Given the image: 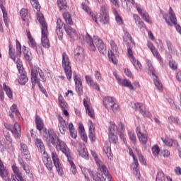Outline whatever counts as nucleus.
Listing matches in <instances>:
<instances>
[{
	"mask_svg": "<svg viewBox=\"0 0 181 181\" xmlns=\"http://www.w3.org/2000/svg\"><path fill=\"white\" fill-rule=\"evenodd\" d=\"M86 83L88 84V86H90V87L92 86V84L94 83V80L93 79V77H91V76L90 75H86L85 76Z\"/></svg>",
	"mask_w": 181,
	"mask_h": 181,
	"instance_id": "obj_56",
	"label": "nucleus"
},
{
	"mask_svg": "<svg viewBox=\"0 0 181 181\" xmlns=\"http://www.w3.org/2000/svg\"><path fill=\"white\" fill-rule=\"evenodd\" d=\"M81 8L85 12H86V13H88V15H90L91 16L93 21H94L95 22L97 23V17H95V16L93 15L91 8H90V7H88V6L86 5V4H84V3H82Z\"/></svg>",
	"mask_w": 181,
	"mask_h": 181,
	"instance_id": "obj_29",
	"label": "nucleus"
},
{
	"mask_svg": "<svg viewBox=\"0 0 181 181\" xmlns=\"http://www.w3.org/2000/svg\"><path fill=\"white\" fill-rule=\"evenodd\" d=\"M168 122H170V124H175L176 125H180V120L179 119L178 117L170 116L168 117Z\"/></svg>",
	"mask_w": 181,
	"mask_h": 181,
	"instance_id": "obj_52",
	"label": "nucleus"
},
{
	"mask_svg": "<svg viewBox=\"0 0 181 181\" xmlns=\"http://www.w3.org/2000/svg\"><path fill=\"white\" fill-rule=\"evenodd\" d=\"M46 81V77L43 74V71L37 66H34L31 69V83L32 88H35L37 83Z\"/></svg>",
	"mask_w": 181,
	"mask_h": 181,
	"instance_id": "obj_6",
	"label": "nucleus"
},
{
	"mask_svg": "<svg viewBox=\"0 0 181 181\" xmlns=\"http://www.w3.org/2000/svg\"><path fill=\"white\" fill-rule=\"evenodd\" d=\"M0 176L2 177V179H4L5 181H11L9 179V177L8 176V170L5 169V167L4 166V163L0 160Z\"/></svg>",
	"mask_w": 181,
	"mask_h": 181,
	"instance_id": "obj_23",
	"label": "nucleus"
},
{
	"mask_svg": "<svg viewBox=\"0 0 181 181\" xmlns=\"http://www.w3.org/2000/svg\"><path fill=\"white\" fill-rule=\"evenodd\" d=\"M139 160L141 163V165H144V166L146 165V161L145 160L144 156H142L141 154H139Z\"/></svg>",
	"mask_w": 181,
	"mask_h": 181,
	"instance_id": "obj_63",
	"label": "nucleus"
},
{
	"mask_svg": "<svg viewBox=\"0 0 181 181\" xmlns=\"http://www.w3.org/2000/svg\"><path fill=\"white\" fill-rule=\"evenodd\" d=\"M28 39V45L30 47H32V49H36V46H37V44H36V41L33 39L32 37V35L30 34V31L26 30Z\"/></svg>",
	"mask_w": 181,
	"mask_h": 181,
	"instance_id": "obj_28",
	"label": "nucleus"
},
{
	"mask_svg": "<svg viewBox=\"0 0 181 181\" xmlns=\"http://www.w3.org/2000/svg\"><path fill=\"white\" fill-rule=\"evenodd\" d=\"M37 19L41 25V43L43 47L45 49H49L50 47V42H49V38L47 35H49V31H47V24L45 21V18L42 14H37Z\"/></svg>",
	"mask_w": 181,
	"mask_h": 181,
	"instance_id": "obj_5",
	"label": "nucleus"
},
{
	"mask_svg": "<svg viewBox=\"0 0 181 181\" xmlns=\"http://www.w3.org/2000/svg\"><path fill=\"white\" fill-rule=\"evenodd\" d=\"M18 162L21 166L23 168V170H25V173H27V175H29V173H30V169L29 168V165H28L27 163H25V162H23V160L22 159H19Z\"/></svg>",
	"mask_w": 181,
	"mask_h": 181,
	"instance_id": "obj_43",
	"label": "nucleus"
},
{
	"mask_svg": "<svg viewBox=\"0 0 181 181\" xmlns=\"http://www.w3.org/2000/svg\"><path fill=\"white\" fill-rule=\"evenodd\" d=\"M114 76L117 80L119 86H121L122 87H127L129 90H134V86H132L131 81H128L127 79H122L119 78L117 74H114Z\"/></svg>",
	"mask_w": 181,
	"mask_h": 181,
	"instance_id": "obj_13",
	"label": "nucleus"
},
{
	"mask_svg": "<svg viewBox=\"0 0 181 181\" xmlns=\"http://www.w3.org/2000/svg\"><path fill=\"white\" fill-rule=\"evenodd\" d=\"M9 50H8V54L10 58L15 62L16 56H15V49H13V47H12V44H9L8 45Z\"/></svg>",
	"mask_w": 181,
	"mask_h": 181,
	"instance_id": "obj_49",
	"label": "nucleus"
},
{
	"mask_svg": "<svg viewBox=\"0 0 181 181\" xmlns=\"http://www.w3.org/2000/svg\"><path fill=\"white\" fill-rule=\"evenodd\" d=\"M85 40L88 46V49L92 52H95L96 46L100 53L102 54H107V47H105V45H104V42H103V40L100 39L98 36H93V39L90 35L87 34Z\"/></svg>",
	"mask_w": 181,
	"mask_h": 181,
	"instance_id": "obj_4",
	"label": "nucleus"
},
{
	"mask_svg": "<svg viewBox=\"0 0 181 181\" xmlns=\"http://www.w3.org/2000/svg\"><path fill=\"white\" fill-rule=\"evenodd\" d=\"M121 1H126V0H121ZM128 2H130V4H132L134 8H136V10L139 15L141 16V18L146 22L147 23H152V20H151V18H149V15L146 13V11L144 9H142L140 7H138V4L135 3V1L134 0H127Z\"/></svg>",
	"mask_w": 181,
	"mask_h": 181,
	"instance_id": "obj_9",
	"label": "nucleus"
},
{
	"mask_svg": "<svg viewBox=\"0 0 181 181\" xmlns=\"http://www.w3.org/2000/svg\"><path fill=\"white\" fill-rule=\"evenodd\" d=\"M148 71L152 74V76H156V71L155 69H153V65H152V62L150 60H146Z\"/></svg>",
	"mask_w": 181,
	"mask_h": 181,
	"instance_id": "obj_48",
	"label": "nucleus"
},
{
	"mask_svg": "<svg viewBox=\"0 0 181 181\" xmlns=\"http://www.w3.org/2000/svg\"><path fill=\"white\" fill-rule=\"evenodd\" d=\"M63 28V23L60 18L57 20V27L56 29H62Z\"/></svg>",
	"mask_w": 181,
	"mask_h": 181,
	"instance_id": "obj_64",
	"label": "nucleus"
},
{
	"mask_svg": "<svg viewBox=\"0 0 181 181\" xmlns=\"http://www.w3.org/2000/svg\"><path fill=\"white\" fill-rule=\"evenodd\" d=\"M33 8H35L37 11H40V5L37 0H30Z\"/></svg>",
	"mask_w": 181,
	"mask_h": 181,
	"instance_id": "obj_54",
	"label": "nucleus"
},
{
	"mask_svg": "<svg viewBox=\"0 0 181 181\" xmlns=\"http://www.w3.org/2000/svg\"><path fill=\"white\" fill-rule=\"evenodd\" d=\"M10 110L11 111V114L9 115V117L11 118H13V115H16V117H18L19 118V117H21V113L19 112V111H18V107L16 106V105L13 104L11 107Z\"/></svg>",
	"mask_w": 181,
	"mask_h": 181,
	"instance_id": "obj_34",
	"label": "nucleus"
},
{
	"mask_svg": "<svg viewBox=\"0 0 181 181\" xmlns=\"http://www.w3.org/2000/svg\"><path fill=\"white\" fill-rule=\"evenodd\" d=\"M130 62L133 64L136 71H142V64H141V62H139V60H138L136 58H134V59H132Z\"/></svg>",
	"mask_w": 181,
	"mask_h": 181,
	"instance_id": "obj_32",
	"label": "nucleus"
},
{
	"mask_svg": "<svg viewBox=\"0 0 181 181\" xmlns=\"http://www.w3.org/2000/svg\"><path fill=\"white\" fill-rule=\"evenodd\" d=\"M35 124H36L37 129H38V131H42V129H43V127H44L43 120H42V118L40 117V116L36 115Z\"/></svg>",
	"mask_w": 181,
	"mask_h": 181,
	"instance_id": "obj_35",
	"label": "nucleus"
},
{
	"mask_svg": "<svg viewBox=\"0 0 181 181\" xmlns=\"http://www.w3.org/2000/svg\"><path fill=\"white\" fill-rule=\"evenodd\" d=\"M127 54H128V57H129L130 62H131V60H134V59H136L134 57V52H132V49L131 48H128Z\"/></svg>",
	"mask_w": 181,
	"mask_h": 181,
	"instance_id": "obj_60",
	"label": "nucleus"
},
{
	"mask_svg": "<svg viewBox=\"0 0 181 181\" xmlns=\"http://www.w3.org/2000/svg\"><path fill=\"white\" fill-rule=\"evenodd\" d=\"M68 128L69 129L71 136L74 138V139H76V138H77V132L74 130V126L73 125V123H69Z\"/></svg>",
	"mask_w": 181,
	"mask_h": 181,
	"instance_id": "obj_42",
	"label": "nucleus"
},
{
	"mask_svg": "<svg viewBox=\"0 0 181 181\" xmlns=\"http://www.w3.org/2000/svg\"><path fill=\"white\" fill-rule=\"evenodd\" d=\"M136 132L141 144L142 145H146L148 142V134L142 133L140 127H136Z\"/></svg>",
	"mask_w": 181,
	"mask_h": 181,
	"instance_id": "obj_19",
	"label": "nucleus"
},
{
	"mask_svg": "<svg viewBox=\"0 0 181 181\" xmlns=\"http://www.w3.org/2000/svg\"><path fill=\"white\" fill-rule=\"evenodd\" d=\"M3 88L8 98H12L13 97V93L12 92V90H11V88H9V86H6V83H4Z\"/></svg>",
	"mask_w": 181,
	"mask_h": 181,
	"instance_id": "obj_40",
	"label": "nucleus"
},
{
	"mask_svg": "<svg viewBox=\"0 0 181 181\" xmlns=\"http://www.w3.org/2000/svg\"><path fill=\"white\" fill-rule=\"evenodd\" d=\"M52 158L56 170L58 172V175L59 176H63V175H64V172L63 171V166L62 165V163H60V159H59V156H57V153H56V152L52 153Z\"/></svg>",
	"mask_w": 181,
	"mask_h": 181,
	"instance_id": "obj_10",
	"label": "nucleus"
},
{
	"mask_svg": "<svg viewBox=\"0 0 181 181\" xmlns=\"http://www.w3.org/2000/svg\"><path fill=\"white\" fill-rule=\"evenodd\" d=\"M148 47L152 52L154 57H156L158 62H162V57H160V54H159V52H158V50H156V48L153 47V45L151 42H148Z\"/></svg>",
	"mask_w": 181,
	"mask_h": 181,
	"instance_id": "obj_25",
	"label": "nucleus"
},
{
	"mask_svg": "<svg viewBox=\"0 0 181 181\" xmlns=\"http://www.w3.org/2000/svg\"><path fill=\"white\" fill-rule=\"evenodd\" d=\"M153 81L156 88H157L158 91H163V85L159 80L158 79V76H153Z\"/></svg>",
	"mask_w": 181,
	"mask_h": 181,
	"instance_id": "obj_36",
	"label": "nucleus"
},
{
	"mask_svg": "<svg viewBox=\"0 0 181 181\" xmlns=\"http://www.w3.org/2000/svg\"><path fill=\"white\" fill-rule=\"evenodd\" d=\"M103 104L107 110H112L113 112H118L119 105L116 103L115 100L112 97H106L103 100Z\"/></svg>",
	"mask_w": 181,
	"mask_h": 181,
	"instance_id": "obj_8",
	"label": "nucleus"
},
{
	"mask_svg": "<svg viewBox=\"0 0 181 181\" xmlns=\"http://www.w3.org/2000/svg\"><path fill=\"white\" fill-rule=\"evenodd\" d=\"M156 181H165V174L162 171L158 172Z\"/></svg>",
	"mask_w": 181,
	"mask_h": 181,
	"instance_id": "obj_53",
	"label": "nucleus"
},
{
	"mask_svg": "<svg viewBox=\"0 0 181 181\" xmlns=\"http://www.w3.org/2000/svg\"><path fill=\"white\" fill-rule=\"evenodd\" d=\"M96 19H97L96 23H98V21H99L101 23H103V25H107V23H108L110 18H108V15L103 13L102 16H100V18H98Z\"/></svg>",
	"mask_w": 181,
	"mask_h": 181,
	"instance_id": "obj_39",
	"label": "nucleus"
},
{
	"mask_svg": "<svg viewBox=\"0 0 181 181\" xmlns=\"http://www.w3.org/2000/svg\"><path fill=\"white\" fill-rule=\"evenodd\" d=\"M0 8L3 13L4 22L6 28H8V26H9V21L8 20V13L6 12V9H5V6H4V4H1Z\"/></svg>",
	"mask_w": 181,
	"mask_h": 181,
	"instance_id": "obj_31",
	"label": "nucleus"
},
{
	"mask_svg": "<svg viewBox=\"0 0 181 181\" xmlns=\"http://www.w3.org/2000/svg\"><path fill=\"white\" fill-rule=\"evenodd\" d=\"M83 105L86 109V112L88 117L92 118V119H95V115L94 114V110L93 107L90 106V100H88V98H86V99H83Z\"/></svg>",
	"mask_w": 181,
	"mask_h": 181,
	"instance_id": "obj_12",
	"label": "nucleus"
},
{
	"mask_svg": "<svg viewBox=\"0 0 181 181\" xmlns=\"http://www.w3.org/2000/svg\"><path fill=\"white\" fill-rule=\"evenodd\" d=\"M59 119V124H58V127L59 129L62 134V135H64L66 134V131H67V122L62 117V116H59L58 117Z\"/></svg>",
	"mask_w": 181,
	"mask_h": 181,
	"instance_id": "obj_18",
	"label": "nucleus"
},
{
	"mask_svg": "<svg viewBox=\"0 0 181 181\" xmlns=\"http://www.w3.org/2000/svg\"><path fill=\"white\" fill-rule=\"evenodd\" d=\"M43 135L44 139L48 145H53L57 151L59 149V151H62V152L66 155L71 166L70 172H71L72 175H76L77 168H76V164H74L73 160H71V153L69 147L64 144V141H60L57 134H56L52 129L45 130Z\"/></svg>",
	"mask_w": 181,
	"mask_h": 181,
	"instance_id": "obj_1",
	"label": "nucleus"
},
{
	"mask_svg": "<svg viewBox=\"0 0 181 181\" xmlns=\"http://www.w3.org/2000/svg\"><path fill=\"white\" fill-rule=\"evenodd\" d=\"M124 132H125V126H124V124L119 123L116 126L115 123L111 122L109 127V143L115 144L118 142V136H117V133H118L119 134L120 139L127 145V139H125Z\"/></svg>",
	"mask_w": 181,
	"mask_h": 181,
	"instance_id": "obj_3",
	"label": "nucleus"
},
{
	"mask_svg": "<svg viewBox=\"0 0 181 181\" xmlns=\"http://www.w3.org/2000/svg\"><path fill=\"white\" fill-rule=\"evenodd\" d=\"M129 137L132 142H135L136 141V136L134 132H129Z\"/></svg>",
	"mask_w": 181,
	"mask_h": 181,
	"instance_id": "obj_59",
	"label": "nucleus"
},
{
	"mask_svg": "<svg viewBox=\"0 0 181 181\" xmlns=\"http://www.w3.org/2000/svg\"><path fill=\"white\" fill-rule=\"evenodd\" d=\"M16 56L17 57H21V54H22V46L21 45V42L18 40H16Z\"/></svg>",
	"mask_w": 181,
	"mask_h": 181,
	"instance_id": "obj_46",
	"label": "nucleus"
},
{
	"mask_svg": "<svg viewBox=\"0 0 181 181\" xmlns=\"http://www.w3.org/2000/svg\"><path fill=\"white\" fill-rule=\"evenodd\" d=\"M160 151V150H159V146L156 145L152 147V153L154 156H158L159 155Z\"/></svg>",
	"mask_w": 181,
	"mask_h": 181,
	"instance_id": "obj_57",
	"label": "nucleus"
},
{
	"mask_svg": "<svg viewBox=\"0 0 181 181\" xmlns=\"http://www.w3.org/2000/svg\"><path fill=\"white\" fill-rule=\"evenodd\" d=\"M134 162L131 165V169L133 170L134 175L137 177V179H141V173L139 172V169L138 166H139V163H138V160L136 158L133 159Z\"/></svg>",
	"mask_w": 181,
	"mask_h": 181,
	"instance_id": "obj_21",
	"label": "nucleus"
},
{
	"mask_svg": "<svg viewBox=\"0 0 181 181\" xmlns=\"http://www.w3.org/2000/svg\"><path fill=\"white\" fill-rule=\"evenodd\" d=\"M63 18L64 21L68 23V25H73V20L71 19V17L70 16V13H64Z\"/></svg>",
	"mask_w": 181,
	"mask_h": 181,
	"instance_id": "obj_50",
	"label": "nucleus"
},
{
	"mask_svg": "<svg viewBox=\"0 0 181 181\" xmlns=\"http://www.w3.org/2000/svg\"><path fill=\"white\" fill-rule=\"evenodd\" d=\"M3 132L6 138L4 146L6 148H8L11 152H13V151H15V146L13 145V142H12V139L11 138L9 133L12 132L15 138H20L21 125H19L18 122H16L12 130V125L6 124L5 128L3 129Z\"/></svg>",
	"mask_w": 181,
	"mask_h": 181,
	"instance_id": "obj_2",
	"label": "nucleus"
},
{
	"mask_svg": "<svg viewBox=\"0 0 181 181\" xmlns=\"http://www.w3.org/2000/svg\"><path fill=\"white\" fill-rule=\"evenodd\" d=\"M20 74L21 76L18 78V83L21 84V86H25V84L28 83V76H26L25 71Z\"/></svg>",
	"mask_w": 181,
	"mask_h": 181,
	"instance_id": "obj_38",
	"label": "nucleus"
},
{
	"mask_svg": "<svg viewBox=\"0 0 181 181\" xmlns=\"http://www.w3.org/2000/svg\"><path fill=\"white\" fill-rule=\"evenodd\" d=\"M110 45L112 47L113 53H117L118 52V46H117V44H115V42H114V40H110Z\"/></svg>",
	"mask_w": 181,
	"mask_h": 181,
	"instance_id": "obj_55",
	"label": "nucleus"
},
{
	"mask_svg": "<svg viewBox=\"0 0 181 181\" xmlns=\"http://www.w3.org/2000/svg\"><path fill=\"white\" fill-rule=\"evenodd\" d=\"M78 154L83 159H88V154L87 153V149L86 148V145L84 144H79V147L77 149Z\"/></svg>",
	"mask_w": 181,
	"mask_h": 181,
	"instance_id": "obj_22",
	"label": "nucleus"
},
{
	"mask_svg": "<svg viewBox=\"0 0 181 181\" xmlns=\"http://www.w3.org/2000/svg\"><path fill=\"white\" fill-rule=\"evenodd\" d=\"M16 64H17V69L18 70V73L20 74H22L25 71L23 70V64L22 63V61L19 59V57H17Z\"/></svg>",
	"mask_w": 181,
	"mask_h": 181,
	"instance_id": "obj_47",
	"label": "nucleus"
},
{
	"mask_svg": "<svg viewBox=\"0 0 181 181\" xmlns=\"http://www.w3.org/2000/svg\"><path fill=\"white\" fill-rule=\"evenodd\" d=\"M62 67H64L66 78L71 80V66H70V59L66 52L62 54Z\"/></svg>",
	"mask_w": 181,
	"mask_h": 181,
	"instance_id": "obj_7",
	"label": "nucleus"
},
{
	"mask_svg": "<svg viewBox=\"0 0 181 181\" xmlns=\"http://www.w3.org/2000/svg\"><path fill=\"white\" fill-rule=\"evenodd\" d=\"M74 80L75 81V86L78 95H83V84L81 80H80L78 76L76 74L74 76Z\"/></svg>",
	"mask_w": 181,
	"mask_h": 181,
	"instance_id": "obj_17",
	"label": "nucleus"
},
{
	"mask_svg": "<svg viewBox=\"0 0 181 181\" xmlns=\"http://www.w3.org/2000/svg\"><path fill=\"white\" fill-rule=\"evenodd\" d=\"M13 175L11 176V181H19L23 180L22 174L19 172V168L16 166V164L12 165Z\"/></svg>",
	"mask_w": 181,
	"mask_h": 181,
	"instance_id": "obj_15",
	"label": "nucleus"
},
{
	"mask_svg": "<svg viewBox=\"0 0 181 181\" xmlns=\"http://www.w3.org/2000/svg\"><path fill=\"white\" fill-rule=\"evenodd\" d=\"M20 15L23 21H24V22H26L28 25V22H29V12L28 11V9L22 8L20 11Z\"/></svg>",
	"mask_w": 181,
	"mask_h": 181,
	"instance_id": "obj_33",
	"label": "nucleus"
},
{
	"mask_svg": "<svg viewBox=\"0 0 181 181\" xmlns=\"http://www.w3.org/2000/svg\"><path fill=\"white\" fill-rule=\"evenodd\" d=\"M42 160L45 166L47 168L48 170H53V162L52 161V158L49 156L47 153H44L42 156Z\"/></svg>",
	"mask_w": 181,
	"mask_h": 181,
	"instance_id": "obj_14",
	"label": "nucleus"
},
{
	"mask_svg": "<svg viewBox=\"0 0 181 181\" xmlns=\"http://www.w3.org/2000/svg\"><path fill=\"white\" fill-rule=\"evenodd\" d=\"M64 28L65 29V32L67 33V35L71 37L72 40H77V39H78L77 33L73 28H71L70 25H65Z\"/></svg>",
	"mask_w": 181,
	"mask_h": 181,
	"instance_id": "obj_16",
	"label": "nucleus"
},
{
	"mask_svg": "<svg viewBox=\"0 0 181 181\" xmlns=\"http://www.w3.org/2000/svg\"><path fill=\"white\" fill-rule=\"evenodd\" d=\"M56 33L57 34L58 39L62 40L63 39V30H62V28L56 29Z\"/></svg>",
	"mask_w": 181,
	"mask_h": 181,
	"instance_id": "obj_62",
	"label": "nucleus"
},
{
	"mask_svg": "<svg viewBox=\"0 0 181 181\" xmlns=\"http://www.w3.org/2000/svg\"><path fill=\"white\" fill-rule=\"evenodd\" d=\"M161 139L163 144H165V145H166L167 146H172L173 145H174V146L176 148V144H175V142H177L176 140L173 139H166L163 138H162Z\"/></svg>",
	"mask_w": 181,
	"mask_h": 181,
	"instance_id": "obj_41",
	"label": "nucleus"
},
{
	"mask_svg": "<svg viewBox=\"0 0 181 181\" xmlns=\"http://www.w3.org/2000/svg\"><path fill=\"white\" fill-rule=\"evenodd\" d=\"M132 107L133 108V110H136V111H139L140 114H141L143 117H146V118H150L151 112L145 110V107L142 103H134Z\"/></svg>",
	"mask_w": 181,
	"mask_h": 181,
	"instance_id": "obj_11",
	"label": "nucleus"
},
{
	"mask_svg": "<svg viewBox=\"0 0 181 181\" xmlns=\"http://www.w3.org/2000/svg\"><path fill=\"white\" fill-rule=\"evenodd\" d=\"M169 66L172 70H177V63L174 60H170L169 62Z\"/></svg>",
	"mask_w": 181,
	"mask_h": 181,
	"instance_id": "obj_58",
	"label": "nucleus"
},
{
	"mask_svg": "<svg viewBox=\"0 0 181 181\" xmlns=\"http://www.w3.org/2000/svg\"><path fill=\"white\" fill-rule=\"evenodd\" d=\"M35 144L37 148H38V150L40 151V152H41V153H46V151H45V144H43V141H42V139H36L35 140Z\"/></svg>",
	"mask_w": 181,
	"mask_h": 181,
	"instance_id": "obj_30",
	"label": "nucleus"
},
{
	"mask_svg": "<svg viewBox=\"0 0 181 181\" xmlns=\"http://www.w3.org/2000/svg\"><path fill=\"white\" fill-rule=\"evenodd\" d=\"M133 19L135 21L136 25L139 28V29H145V23L141 21V18L137 14L133 15Z\"/></svg>",
	"mask_w": 181,
	"mask_h": 181,
	"instance_id": "obj_27",
	"label": "nucleus"
},
{
	"mask_svg": "<svg viewBox=\"0 0 181 181\" xmlns=\"http://www.w3.org/2000/svg\"><path fill=\"white\" fill-rule=\"evenodd\" d=\"M23 53L24 54V57H25V60H32V52H30V51H29V48L23 46Z\"/></svg>",
	"mask_w": 181,
	"mask_h": 181,
	"instance_id": "obj_37",
	"label": "nucleus"
},
{
	"mask_svg": "<svg viewBox=\"0 0 181 181\" xmlns=\"http://www.w3.org/2000/svg\"><path fill=\"white\" fill-rule=\"evenodd\" d=\"M21 151L22 153V156L25 160H30V153H29V149L28 148V146L25 144V143L21 144Z\"/></svg>",
	"mask_w": 181,
	"mask_h": 181,
	"instance_id": "obj_20",
	"label": "nucleus"
},
{
	"mask_svg": "<svg viewBox=\"0 0 181 181\" xmlns=\"http://www.w3.org/2000/svg\"><path fill=\"white\" fill-rule=\"evenodd\" d=\"M83 49L81 47H77L75 49V59L78 62H83Z\"/></svg>",
	"mask_w": 181,
	"mask_h": 181,
	"instance_id": "obj_26",
	"label": "nucleus"
},
{
	"mask_svg": "<svg viewBox=\"0 0 181 181\" xmlns=\"http://www.w3.org/2000/svg\"><path fill=\"white\" fill-rule=\"evenodd\" d=\"M94 76H95V78H96L98 81H103V77L101 76V73H100V71H95Z\"/></svg>",
	"mask_w": 181,
	"mask_h": 181,
	"instance_id": "obj_61",
	"label": "nucleus"
},
{
	"mask_svg": "<svg viewBox=\"0 0 181 181\" xmlns=\"http://www.w3.org/2000/svg\"><path fill=\"white\" fill-rule=\"evenodd\" d=\"M114 13H115V21H116L117 23H118V25H122V23H124V20H122V17H121V16H119V14L118 13V11H117V10L114 11Z\"/></svg>",
	"mask_w": 181,
	"mask_h": 181,
	"instance_id": "obj_51",
	"label": "nucleus"
},
{
	"mask_svg": "<svg viewBox=\"0 0 181 181\" xmlns=\"http://www.w3.org/2000/svg\"><path fill=\"white\" fill-rule=\"evenodd\" d=\"M108 57L109 61L111 63H113V64H118V59L115 57V54H114V52L110 51L108 52Z\"/></svg>",
	"mask_w": 181,
	"mask_h": 181,
	"instance_id": "obj_44",
	"label": "nucleus"
},
{
	"mask_svg": "<svg viewBox=\"0 0 181 181\" xmlns=\"http://www.w3.org/2000/svg\"><path fill=\"white\" fill-rule=\"evenodd\" d=\"M103 152L105 153L108 159H112V153L111 151V143H105V146H103Z\"/></svg>",
	"mask_w": 181,
	"mask_h": 181,
	"instance_id": "obj_24",
	"label": "nucleus"
},
{
	"mask_svg": "<svg viewBox=\"0 0 181 181\" xmlns=\"http://www.w3.org/2000/svg\"><path fill=\"white\" fill-rule=\"evenodd\" d=\"M57 6L60 11L67 8V3L66 2V0H57Z\"/></svg>",
	"mask_w": 181,
	"mask_h": 181,
	"instance_id": "obj_45",
	"label": "nucleus"
}]
</instances>
